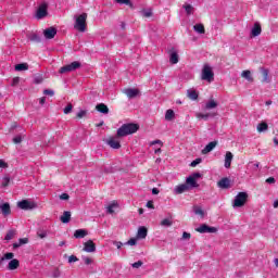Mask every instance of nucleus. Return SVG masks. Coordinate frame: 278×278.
<instances>
[{"instance_id":"4be33fe9","label":"nucleus","mask_w":278,"mask_h":278,"mask_svg":"<svg viewBox=\"0 0 278 278\" xmlns=\"http://www.w3.org/2000/svg\"><path fill=\"white\" fill-rule=\"evenodd\" d=\"M147 233H148L147 227L141 226V227H139V229H138L137 238H138L139 240H144V238H147Z\"/></svg>"},{"instance_id":"e2e57ef3","label":"nucleus","mask_w":278,"mask_h":278,"mask_svg":"<svg viewBox=\"0 0 278 278\" xmlns=\"http://www.w3.org/2000/svg\"><path fill=\"white\" fill-rule=\"evenodd\" d=\"M146 206L149 207V210H154L155 208V206H153V201H148Z\"/></svg>"},{"instance_id":"2eb2a0df","label":"nucleus","mask_w":278,"mask_h":278,"mask_svg":"<svg viewBox=\"0 0 278 278\" xmlns=\"http://www.w3.org/2000/svg\"><path fill=\"white\" fill-rule=\"evenodd\" d=\"M189 187L186 184L178 185L174 188V194H184V192H188Z\"/></svg>"},{"instance_id":"412c9836","label":"nucleus","mask_w":278,"mask_h":278,"mask_svg":"<svg viewBox=\"0 0 278 278\" xmlns=\"http://www.w3.org/2000/svg\"><path fill=\"white\" fill-rule=\"evenodd\" d=\"M169 62L170 64H177L179 62V54H177L175 49L169 52Z\"/></svg>"},{"instance_id":"72a5a7b5","label":"nucleus","mask_w":278,"mask_h":278,"mask_svg":"<svg viewBox=\"0 0 278 278\" xmlns=\"http://www.w3.org/2000/svg\"><path fill=\"white\" fill-rule=\"evenodd\" d=\"M29 65L27 63H20L15 65V71L21 72V71H28Z\"/></svg>"},{"instance_id":"3c124183","label":"nucleus","mask_w":278,"mask_h":278,"mask_svg":"<svg viewBox=\"0 0 278 278\" xmlns=\"http://www.w3.org/2000/svg\"><path fill=\"white\" fill-rule=\"evenodd\" d=\"M21 81V78L18 77H14L11 81V86L14 87V86H18V83Z\"/></svg>"},{"instance_id":"de8ad7c7","label":"nucleus","mask_w":278,"mask_h":278,"mask_svg":"<svg viewBox=\"0 0 278 278\" xmlns=\"http://www.w3.org/2000/svg\"><path fill=\"white\" fill-rule=\"evenodd\" d=\"M202 160L201 159H195L194 161L191 162L190 166L194 168L195 166H199L201 164Z\"/></svg>"},{"instance_id":"bb28decb","label":"nucleus","mask_w":278,"mask_h":278,"mask_svg":"<svg viewBox=\"0 0 278 278\" xmlns=\"http://www.w3.org/2000/svg\"><path fill=\"white\" fill-rule=\"evenodd\" d=\"M118 202L114 201L106 206L108 214H114V210H117Z\"/></svg>"},{"instance_id":"a18cd8bd","label":"nucleus","mask_w":278,"mask_h":278,"mask_svg":"<svg viewBox=\"0 0 278 278\" xmlns=\"http://www.w3.org/2000/svg\"><path fill=\"white\" fill-rule=\"evenodd\" d=\"M138 240L132 238L130 240H128L125 244H128L129 247H136Z\"/></svg>"},{"instance_id":"774afa93","label":"nucleus","mask_w":278,"mask_h":278,"mask_svg":"<svg viewBox=\"0 0 278 278\" xmlns=\"http://www.w3.org/2000/svg\"><path fill=\"white\" fill-rule=\"evenodd\" d=\"M191 176L194 178L195 181L197 179L201 178V175L199 173H194Z\"/></svg>"},{"instance_id":"c9c22d12","label":"nucleus","mask_w":278,"mask_h":278,"mask_svg":"<svg viewBox=\"0 0 278 278\" xmlns=\"http://www.w3.org/2000/svg\"><path fill=\"white\" fill-rule=\"evenodd\" d=\"M173 118H175V111L169 109L165 113V121H173Z\"/></svg>"},{"instance_id":"58836bf2","label":"nucleus","mask_w":278,"mask_h":278,"mask_svg":"<svg viewBox=\"0 0 278 278\" xmlns=\"http://www.w3.org/2000/svg\"><path fill=\"white\" fill-rule=\"evenodd\" d=\"M142 16H144L146 18H151V16H153V11H151L150 9L143 10L141 12Z\"/></svg>"},{"instance_id":"f257e3e1","label":"nucleus","mask_w":278,"mask_h":278,"mask_svg":"<svg viewBox=\"0 0 278 278\" xmlns=\"http://www.w3.org/2000/svg\"><path fill=\"white\" fill-rule=\"evenodd\" d=\"M140 129V126L138 124L128 123L123 124L117 129V138H125V136H131V134H136Z\"/></svg>"},{"instance_id":"864d4df0","label":"nucleus","mask_w":278,"mask_h":278,"mask_svg":"<svg viewBox=\"0 0 278 278\" xmlns=\"http://www.w3.org/2000/svg\"><path fill=\"white\" fill-rule=\"evenodd\" d=\"M13 142L15 144H21L23 142V138L21 136L14 137Z\"/></svg>"},{"instance_id":"6e6d98bb","label":"nucleus","mask_w":278,"mask_h":278,"mask_svg":"<svg viewBox=\"0 0 278 278\" xmlns=\"http://www.w3.org/2000/svg\"><path fill=\"white\" fill-rule=\"evenodd\" d=\"M61 201H68V199H71V195H68V193H62L60 195Z\"/></svg>"},{"instance_id":"f03ea898","label":"nucleus","mask_w":278,"mask_h":278,"mask_svg":"<svg viewBox=\"0 0 278 278\" xmlns=\"http://www.w3.org/2000/svg\"><path fill=\"white\" fill-rule=\"evenodd\" d=\"M201 79L202 81H207L208 84H212V81H214V71L212 70V66H210V64H204L201 73Z\"/></svg>"},{"instance_id":"603ef678","label":"nucleus","mask_w":278,"mask_h":278,"mask_svg":"<svg viewBox=\"0 0 278 278\" xmlns=\"http://www.w3.org/2000/svg\"><path fill=\"white\" fill-rule=\"evenodd\" d=\"M14 257V253L9 252L4 254V257H2V260H13Z\"/></svg>"},{"instance_id":"49530a36","label":"nucleus","mask_w":278,"mask_h":278,"mask_svg":"<svg viewBox=\"0 0 278 278\" xmlns=\"http://www.w3.org/2000/svg\"><path fill=\"white\" fill-rule=\"evenodd\" d=\"M83 261L85 262L86 266H90V264H92V258L88 256H83Z\"/></svg>"},{"instance_id":"b1692460","label":"nucleus","mask_w":278,"mask_h":278,"mask_svg":"<svg viewBox=\"0 0 278 278\" xmlns=\"http://www.w3.org/2000/svg\"><path fill=\"white\" fill-rule=\"evenodd\" d=\"M20 265H21V263L18 262V260L13 258L9 262L8 269L9 270H16V268H18Z\"/></svg>"},{"instance_id":"7ed1b4c3","label":"nucleus","mask_w":278,"mask_h":278,"mask_svg":"<svg viewBox=\"0 0 278 278\" xmlns=\"http://www.w3.org/2000/svg\"><path fill=\"white\" fill-rule=\"evenodd\" d=\"M87 18H88V14H86V13H83V14L76 16L74 29H77V31H86V20Z\"/></svg>"},{"instance_id":"aec40b11","label":"nucleus","mask_w":278,"mask_h":278,"mask_svg":"<svg viewBox=\"0 0 278 278\" xmlns=\"http://www.w3.org/2000/svg\"><path fill=\"white\" fill-rule=\"evenodd\" d=\"M185 185L188 186L189 189L199 188V184H197V180L192 176L187 177Z\"/></svg>"},{"instance_id":"5701e85b","label":"nucleus","mask_w":278,"mask_h":278,"mask_svg":"<svg viewBox=\"0 0 278 278\" xmlns=\"http://www.w3.org/2000/svg\"><path fill=\"white\" fill-rule=\"evenodd\" d=\"M0 210L3 216H9L11 214L10 203L0 204Z\"/></svg>"},{"instance_id":"20e7f679","label":"nucleus","mask_w":278,"mask_h":278,"mask_svg":"<svg viewBox=\"0 0 278 278\" xmlns=\"http://www.w3.org/2000/svg\"><path fill=\"white\" fill-rule=\"evenodd\" d=\"M247 199H249V194L247 192H239L233 200L232 207H243L247 203Z\"/></svg>"},{"instance_id":"4d7b16f0","label":"nucleus","mask_w":278,"mask_h":278,"mask_svg":"<svg viewBox=\"0 0 278 278\" xmlns=\"http://www.w3.org/2000/svg\"><path fill=\"white\" fill-rule=\"evenodd\" d=\"M155 144H160V147H162L164 143H163L162 140H160V139H156V140L150 142V147H153V146H155Z\"/></svg>"},{"instance_id":"473e14b6","label":"nucleus","mask_w":278,"mask_h":278,"mask_svg":"<svg viewBox=\"0 0 278 278\" xmlns=\"http://www.w3.org/2000/svg\"><path fill=\"white\" fill-rule=\"evenodd\" d=\"M29 240L27 238L20 239L18 242L13 243V249H18L23 244H27Z\"/></svg>"},{"instance_id":"6ab92c4d","label":"nucleus","mask_w":278,"mask_h":278,"mask_svg":"<svg viewBox=\"0 0 278 278\" xmlns=\"http://www.w3.org/2000/svg\"><path fill=\"white\" fill-rule=\"evenodd\" d=\"M187 97L191 101H197V99H199V91L195 90V89H188L187 90Z\"/></svg>"},{"instance_id":"39448f33","label":"nucleus","mask_w":278,"mask_h":278,"mask_svg":"<svg viewBox=\"0 0 278 278\" xmlns=\"http://www.w3.org/2000/svg\"><path fill=\"white\" fill-rule=\"evenodd\" d=\"M77 68H81V63L78 61H74L71 64L64 65L60 68L59 73H73V71H77Z\"/></svg>"},{"instance_id":"37998d69","label":"nucleus","mask_w":278,"mask_h":278,"mask_svg":"<svg viewBox=\"0 0 278 278\" xmlns=\"http://www.w3.org/2000/svg\"><path fill=\"white\" fill-rule=\"evenodd\" d=\"M119 5H131V0H116Z\"/></svg>"},{"instance_id":"ddd939ff","label":"nucleus","mask_w":278,"mask_h":278,"mask_svg":"<svg viewBox=\"0 0 278 278\" xmlns=\"http://www.w3.org/2000/svg\"><path fill=\"white\" fill-rule=\"evenodd\" d=\"M218 188H222V190H227V188L231 187V180H229V178H222L218 182H217Z\"/></svg>"},{"instance_id":"13d9d810","label":"nucleus","mask_w":278,"mask_h":278,"mask_svg":"<svg viewBox=\"0 0 278 278\" xmlns=\"http://www.w3.org/2000/svg\"><path fill=\"white\" fill-rule=\"evenodd\" d=\"M78 260H79V258H77V256L71 255V256L68 257V263H70V264H73L74 262H78Z\"/></svg>"},{"instance_id":"c03bdc74","label":"nucleus","mask_w":278,"mask_h":278,"mask_svg":"<svg viewBox=\"0 0 278 278\" xmlns=\"http://www.w3.org/2000/svg\"><path fill=\"white\" fill-rule=\"evenodd\" d=\"M63 112L64 114H71V112H73V104H67Z\"/></svg>"},{"instance_id":"f704fd0d","label":"nucleus","mask_w":278,"mask_h":278,"mask_svg":"<svg viewBox=\"0 0 278 278\" xmlns=\"http://www.w3.org/2000/svg\"><path fill=\"white\" fill-rule=\"evenodd\" d=\"M193 29L197 34H205V26H203V24H195Z\"/></svg>"},{"instance_id":"4468645a","label":"nucleus","mask_w":278,"mask_h":278,"mask_svg":"<svg viewBox=\"0 0 278 278\" xmlns=\"http://www.w3.org/2000/svg\"><path fill=\"white\" fill-rule=\"evenodd\" d=\"M216 144H218V142L216 141H211L208 144H206L205 148L202 150V155H207V153L214 151V149H216Z\"/></svg>"},{"instance_id":"dca6fc26","label":"nucleus","mask_w":278,"mask_h":278,"mask_svg":"<svg viewBox=\"0 0 278 278\" xmlns=\"http://www.w3.org/2000/svg\"><path fill=\"white\" fill-rule=\"evenodd\" d=\"M231 162H233V153L227 151L225 155V168H231Z\"/></svg>"},{"instance_id":"8fccbe9b","label":"nucleus","mask_w":278,"mask_h":278,"mask_svg":"<svg viewBox=\"0 0 278 278\" xmlns=\"http://www.w3.org/2000/svg\"><path fill=\"white\" fill-rule=\"evenodd\" d=\"M30 40L33 42H40V37L36 34H34V35L30 36Z\"/></svg>"},{"instance_id":"a19ab883","label":"nucleus","mask_w":278,"mask_h":278,"mask_svg":"<svg viewBox=\"0 0 278 278\" xmlns=\"http://www.w3.org/2000/svg\"><path fill=\"white\" fill-rule=\"evenodd\" d=\"M162 227H170L173 225V222L168 218H165L161 222Z\"/></svg>"},{"instance_id":"09e8293b","label":"nucleus","mask_w":278,"mask_h":278,"mask_svg":"<svg viewBox=\"0 0 278 278\" xmlns=\"http://www.w3.org/2000/svg\"><path fill=\"white\" fill-rule=\"evenodd\" d=\"M2 186L3 188H7V186H10V177H4L2 179Z\"/></svg>"},{"instance_id":"f8f14e48","label":"nucleus","mask_w":278,"mask_h":278,"mask_svg":"<svg viewBox=\"0 0 278 278\" xmlns=\"http://www.w3.org/2000/svg\"><path fill=\"white\" fill-rule=\"evenodd\" d=\"M55 34H58V29H55L53 27H49L43 30V36H45V38H47V40H51V39L55 38Z\"/></svg>"},{"instance_id":"79ce46f5","label":"nucleus","mask_w":278,"mask_h":278,"mask_svg":"<svg viewBox=\"0 0 278 278\" xmlns=\"http://www.w3.org/2000/svg\"><path fill=\"white\" fill-rule=\"evenodd\" d=\"M37 236H38V238H41V240L42 239H45V238H47V230H39V231H37Z\"/></svg>"},{"instance_id":"423d86ee","label":"nucleus","mask_w":278,"mask_h":278,"mask_svg":"<svg viewBox=\"0 0 278 278\" xmlns=\"http://www.w3.org/2000/svg\"><path fill=\"white\" fill-rule=\"evenodd\" d=\"M17 207H20V210H36V207H38V204L34 201L22 200L17 202Z\"/></svg>"},{"instance_id":"bf43d9fd","label":"nucleus","mask_w":278,"mask_h":278,"mask_svg":"<svg viewBox=\"0 0 278 278\" xmlns=\"http://www.w3.org/2000/svg\"><path fill=\"white\" fill-rule=\"evenodd\" d=\"M87 112L81 110L77 113V118H84V116H86Z\"/></svg>"},{"instance_id":"5fc2aeb1","label":"nucleus","mask_w":278,"mask_h":278,"mask_svg":"<svg viewBox=\"0 0 278 278\" xmlns=\"http://www.w3.org/2000/svg\"><path fill=\"white\" fill-rule=\"evenodd\" d=\"M43 94H47L49 97H53L55 94V92L51 89H46V90H43Z\"/></svg>"},{"instance_id":"0eeeda50","label":"nucleus","mask_w":278,"mask_h":278,"mask_svg":"<svg viewBox=\"0 0 278 278\" xmlns=\"http://www.w3.org/2000/svg\"><path fill=\"white\" fill-rule=\"evenodd\" d=\"M49 5L47 4V2H43L39 5L35 15L38 21L46 18V16L49 14V12L47 11Z\"/></svg>"},{"instance_id":"c756f323","label":"nucleus","mask_w":278,"mask_h":278,"mask_svg":"<svg viewBox=\"0 0 278 278\" xmlns=\"http://www.w3.org/2000/svg\"><path fill=\"white\" fill-rule=\"evenodd\" d=\"M60 220H61V223H64V224L71 223V212L65 211L63 213V215L61 216Z\"/></svg>"},{"instance_id":"69168bd1","label":"nucleus","mask_w":278,"mask_h":278,"mask_svg":"<svg viewBox=\"0 0 278 278\" xmlns=\"http://www.w3.org/2000/svg\"><path fill=\"white\" fill-rule=\"evenodd\" d=\"M0 168H8V163H5L3 160H0Z\"/></svg>"},{"instance_id":"052dcab7","label":"nucleus","mask_w":278,"mask_h":278,"mask_svg":"<svg viewBox=\"0 0 278 278\" xmlns=\"http://www.w3.org/2000/svg\"><path fill=\"white\" fill-rule=\"evenodd\" d=\"M140 266H142V261H138L132 264V268H140Z\"/></svg>"},{"instance_id":"f3484780","label":"nucleus","mask_w":278,"mask_h":278,"mask_svg":"<svg viewBox=\"0 0 278 278\" xmlns=\"http://www.w3.org/2000/svg\"><path fill=\"white\" fill-rule=\"evenodd\" d=\"M218 108V102L214 99H210L205 104H204V110L210 111V110H216Z\"/></svg>"},{"instance_id":"4c0bfd02","label":"nucleus","mask_w":278,"mask_h":278,"mask_svg":"<svg viewBox=\"0 0 278 278\" xmlns=\"http://www.w3.org/2000/svg\"><path fill=\"white\" fill-rule=\"evenodd\" d=\"M14 236H16V231H14V230H9V231L7 232V236L4 237V240L10 241V240H12V238H14Z\"/></svg>"},{"instance_id":"a878e982","label":"nucleus","mask_w":278,"mask_h":278,"mask_svg":"<svg viewBox=\"0 0 278 278\" xmlns=\"http://www.w3.org/2000/svg\"><path fill=\"white\" fill-rule=\"evenodd\" d=\"M258 134H264V131H268V124L266 122H262L256 126Z\"/></svg>"},{"instance_id":"e433bc0d","label":"nucleus","mask_w":278,"mask_h":278,"mask_svg":"<svg viewBox=\"0 0 278 278\" xmlns=\"http://www.w3.org/2000/svg\"><path fill=\"white\" fill-rule=\"evenodd\" d=\"M193 212L194 214H197V216H205V212H203V208H201V206H194Z\"/></svg>"},{"instance_id":"6e6552de","label":"nucleus","mask_w":278,"mask_h":278,"mask_svg":"<svg viewBox=\"0 0 278 278\" xmlns=\"http://www.w3.org/2000/svg\"><path fill=\"white\" fill-rule=\"evenodd\" d=\"M195 231H198V233H216L218 229L216 227H210L206 224H203L195 228Z\"/></svg>"},{"instance_id":"c85d7f7f","label":"nucleus","mask_w":278,"mask_h":278,"mask_svg":"<svg viewBox=\"0 0 278 278\" xmlns=\"http://www.w3.org/2000/svg\"><path fill=\"white\" fill-rule=\"evenodd\" d=\"M252 36L257 37L262 34V26L260 24H255L251 30Z\"/></svg>"},{"instance_id":"1a4fd4ad","label":"nucleus","mask_w":278,"mask_h":278,"mask_svg":"<svg viewBox=\"0 0 278 278\" xmlns=\"http://www.w3.org/2000/svg\"><path fill=\"white\" fill-rule=\"evenodd\" d=\"M83 251H85L86 253H94V251H97V245L92 240H88L84 243Z\"/></svg>"},{"instance_id":"393cba45","label":"nucleus","mask_w":278,"mask_h":278,"mask_svg":"<svg viewBox=\"0 0 278 278\" xmlns=\"http://www.w3.org/2000/svg\"><path fill=\"white\" fill-rule=\"evenodd\" d=\"M96 110L98 112H100L101 114H110V109L108 108V105L100 103L96 106Z\"/></svg>"},{"instance_id":"9b49d317","label":"nucleus","mask_w":278,"mask_h":278,"mask_svg":"<svg viewBox=\"0 0 278 278\" xmlns=\"http://www.w3.org/2000/svg\"><path fill=\"white\" fill-rule=\"evenodd\" d=\"M216 116V113H195V118L198 121H210V118H214Z\"/></svg>"},{"instance_id":"0e129e2a","label":"nucleus","mask_w":278,"mask_h":278,"mask_svg":"<svg viewBox=\"0 0 278 278\" xmlns=\"http://www.w3.org/2000/svg\"><path fill=\"white\" fill-rule=\"evenodd\" d=\"M191 236L190 232L182 233V240H190Z\"/></svg>"},{"instance_id":"ea45409f","label":"nucleus","mask_w":278,"mask_h":278,"mask_svg":"<svg viewBox=\"0 0 278 278\" xmlns=\"http://www.w3.org/2000/svg\"><path fill=\"white\" fill-rule=\"evenodd\" d=\"M263 81L270 84V78H268V70H263Z\"/></svg>"},{"instance_id":"a211bd4d","label":"nucleus","mask_w":278,"mask_h":278,"mask_svg":"<svg viewBox=\"0 0 278 278\" xmlns=\"http://www.w3.org/2000/svg\"><path fill=\"white\" fill-rule=\"evenodd\" d=\"M106 144H109L111 149H121V141H118L114 137H111L110 139H108Z\"/></svg>"},{"instance_id":"7c9ffc66","label":"nucleus","mask_w":278,"mask_h":278,"mask_svg":"<svg viewBox=\"0 0 278 278\" xmlns=\"http://www.w3.org/2000/svg\"><path fill=\"white\" fill-rule=\"evenodd\" d=\"M86 236H88V231L84 230V229H77L74 232V237L75 238H86Z\"/></svg>"},{"instance_id":"2f4dec72","label":"nucleus","mask_w":278,"mask_h":278,"mask_svg":"<svg viewBox=\"0 0 278 278\" xmlns=\"http://www.w3.org/2000/svg\"><path fill=\"white\" fill-rule=\"evenodd\" d=\"M241 77H243V79H247V81H253V76L251 75V71L245 70L241 73Z\"/></svg>"},{"instance_id":"680f3d73","label":"nucleus","mask_w":278,"mask_h":278,"mask_svg":"<svg viewBox=\"0 0 278 278\" xmlns=\"http://www.w3.org/2000/svg\"><path fill=\"white\" fill-rule=\"evenodd\" d=\"M113 244H114V247H116L117 249H122V247H123V242H121V241H113Z\"/></svg>"},{"instance_id":"9d476101","label":"nucleus","mask_w":278,"mask_h":278,"mask_svg":"<svg viewBox=\"0 0 278 278\" xmlns=\"http://www.w3.org/2000/svg\"><path fill=\"white\" fill-rule=\"evenodd\" d=\"M124 94H126L128 99H136V97L140 94V90L136 88H127V89H124Z\"/></svg>"},{"instance_id":"cd10ccee","label":"nucleus","mask_w":278,"mask_h":278,"mask_svg":"<svg viewBox=\"0 0 278 278\" xmlns=\"http://www.w3.org/2000/svg\"><path fill=\"white\" fill-rule=\"evenodd\" d=\"M182 8L188 16L194 14V7H192V4L185 3Z\"/></svg>"},{"instance_id":"338daca9","label":"nucleus","mask_w":278,"mask_h":278,"mask_svg":"<svg viewBox=\"0 0 278 278\" xmlns=\"http://www.w3.org/2000/svg\"><path fill=\"white\" fill-rule=\"evenodd\" d=\"M266 184H275V178L274 177L267 178Z\"/></svg>"}]
</instances>
